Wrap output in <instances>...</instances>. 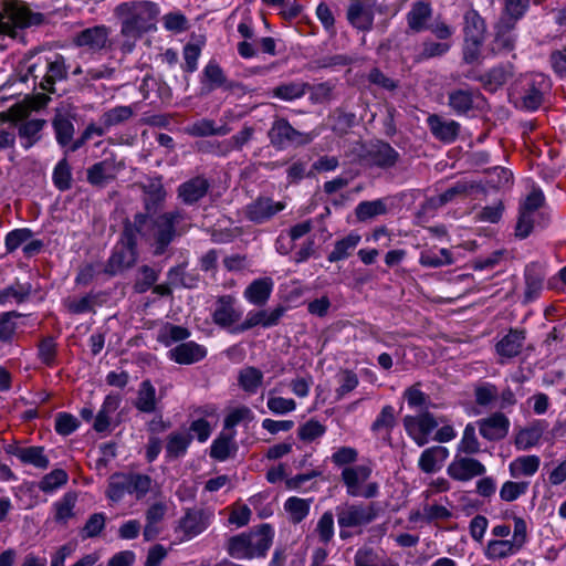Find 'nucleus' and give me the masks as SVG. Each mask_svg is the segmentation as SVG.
<instances>
[{"label":"nucleus","instance_id":"obj_1","mask_svg":"<svg viewBox=\"0 0 566 566\" xmlns=\"http://www.w3.org/2000/svg\"><path fill=\"white\" fill-rule=\"evenodd\" d=\"M158 6L147 0H130L117 4L113 15L119 24L122 36L142 38L156 30Z\"/></svg>","mask_w":566,"mask_h":566},{"label":"nucleus","instance_id":"obj_2","mask_svg":"<svg viewBox=\"0 0 566 566\" xmlns=\"http://www.w3.org/2000/svg\"><path fill=\"white\" fill-rule=\"evenodd\" d=\"M186 220L187 213L178 208L150 218L147 235L153 240L155 255H163L177 238L188 231Z\"/></svg>","mask_w":566,"mask_h":566},{"label":"nucleus","instance_id":"obj_3","mask_svg":"<svg viewBox=\"0 0 566 566\" xmlns=\"http://www.w3.org/2000/svg\"><path fill=\"white\" fill-rule=\"evenodd\" d=\"M45 17L33 12L22 0H7L0 11V34L15 39L20 29L43 24Z\"/></svg>","mask_w":566,"mask_h":566},{"label":"nucleus","instance_id":"obj_4","mask_svg":"<svg viewBox=\"0 0 566 566\" xmlns=\"http://www.w3.org/2000/svg\"><path fill=\"white\" fill-rule=\"evenodd\" d=\"M545 203V197L539 189H534L520 205L518 218L515 226V237L526 239L535 227L546 228L549 223L547 213L539 209Z\"/></svg>","mask_w":566,"mask_h":566},{"label":"nucleus","instance_id":"obj_5","mask_svg":"<svg viewBox=\"0 0 566 566\" xmlns=\"http://www.w3.org/2000/svg\"><path fill=\"white\" fill-rule=\"evenodd\" d=\"M511 90L512 94L521 99L524 108L535 111L543 104L545 94L549 92L551 81L543 73H527L515 80Z\"/></svg>","mask_w":566,"mask_h":566},{"label":"nucleus","instance_id":"obj_6","mask_svg":"<svg viewBox=\"0 0 566 566\" xmlns=\"http://www.w3.org/2000/svg\"><path fill=\"white\" fill-rule=\"evenodd\" d=\"M270 145L276 150L300 148L312 143L314 135L307 132L297 130L282 116H275L268 130Z\"/></svg>","mask_w":566,"mask_h":566},{"label":"nucleus","instance_id":"obj_7","mask_svg":"<svg viewBox=\"0 0 566 566\" xmlns=\"http://www.w3.org/2000/svg\"><path fill=\"white\" fill-rule=\"evenodd\" d=\"M378 515V509L375 503L365 504H343L336 507L337 523L340 528L339 537L346 539L350 534L347 528L363 527L371 523Z\"/></svg>","mask_w":566,"mask_h":566},{"label":"nucleus","instance_id":"obj_8","mask_svg":"<svg viewBox=\"0 0 566 566\" xmlns=\"http://www.w3.org/2000/svg\"><path fill=\"white\" fill-rule=\"evenodd\" d=\"M373 473L371 464H357L352 467H345L342 471L340 478L346 486L347 494L350 496H361L365 499H371L377 496L379 486L377 482H370L364 485L368 481Z\"/></svg>","mask_w":566,"mask_h":566},{"label":"nucleus","instance_id":"obj_9","mask_svg":"<svg viewBox=\"0 0 566 566\" xmlns=\"http://www.w3.org/2000/svg\"><path fill=\"white\" fill-rule=\"evenodd\" d=\"M28 75L34 81L41 77L40 87L48 92H54V84L67 76L65 59L61 54H54L52 57H46L43 64H31L28 66Z\"/></svg>","mask_w":566,"mask_h":566},{"label":"nucleus","instance_id":"obj_10","mask_svg":"<svg viewBox=\"0 0 566 566\" xmlns=\"http://www.w3.org/2000/svg\"><path fill=\"white\" fill-rule=\"evenodd\" d=\"M403 427L412 440L422 447L429 442V434L439 426L444 423L446 418H436L431 412L424 411L418 416H406Z\"/></svg>","mask_w":566,"mask_h":566},{"label":"nucleus","instance_id":"obj_11","mask_svg":"<svg viewBox=\"0 0 566 566\" xmlns=\"http://www.w3.org/2000/svg\"><path fill=\"white\" fill-rule=\"evenodd\" d=\"M285 207L284 201H275L271 197L260 196L245 206L244 216L255 224H263L271 221Z\"/></svg>","mask_w":566,"mask_h":566},{"label":"nucleus","instance_id":"obj_12","mask_svg":"<svg viewBox=\"0 0 566 566\" xmlns=\"http://www.w3.org/2000/svg\"><path fill=\"white\" fill-rule=\"evenodd\" d=\"M211 513L207 510L192 507L185 512L176 528L181 533V539L188 541L201 534L210 524Z\"/></svg>","mask_w":566,"mask_h":566},{"label":"nucleus","instance_id":"obj_13","mask_svg":"<svg viewBox=\"0 0 566 566\" xmlns=\"http://www.w3.org/2000/svg\"><path fill=\"white\" fill-rule=\"evenodd\" d=\"M123 168L124 164L117 161L114 156L107 157L87 168V182L93 187L104 188L116 179Z\"/></svg>","mask_w":566,"mask_h":566},{"label":"nucleus","instance_id":"obj_14","mask_svg":"<svg viewBox=\"0 0 566 566\" xmlns=\"http://www.w3.org/2000/svg\"><path fill=\"white\" fill-rule=\"evenodd\" d=\"M484 464L474 458L460 457L457 454L452 462L448 465V475L455 481H470L475 476L485 473Z\"/></svg>","mask_w":566,"mask_h":566},{"label":"nucleus","instance_id":"obj_15","mask_svg":"<svg viewBox=\"0 0 566 566\" xmlns=\"http://www.w3.org/2000/svg\"><path fill=\"white\" fill-rule=\"evenodd\" d=\"M137 256L138 253L136 247L118 242L106 262L104 272L114 276L124 270L134 266L137 261Z\"/></svg>","mask_w":566,"mask_h":566},{"label":"nucleus","instance_id":"obj_16","mask_svg":"<svg viewBox=\"0 0 566 566\" xmlns=\"http://www.w3.org/2000/svg\"><path fill=\"white\" fill-rule=\"evenodd\" d=\"M237 300L232 295H221L216 301V307L212 313V319L216 325L228 328L237 324L242 316V312L235 306Z\"/></svg>","mask_w":566,"mask_h":566},{"label":"nucleus","instance_id":"obj_17","mask_svg":"<svg viewBox=\"0 0 566 566\" xmlns=\"http://www.w3.org/2000/svg\"><path fill=\"white\" fill-rule=\"evenodd\" d=\"M109 38V28L106 25H95L78 32L73 38V43L78 48H86L90 51L97 52L107 46Z\"/></svg>","mask_w":566,"mask_h":566},{"label":"nucleus","instance_id":"obj_18","mask_svg":"<svg viewBox=\"0 0 566 566\" xmlns=\"http://www.w3.org/2000/svg\"><path fill=\"white\" fill-rule=\"evenodd\" d=\"M208 350L203 345L188 340L169 349L167 356L170 360L179 365H192L205 359Z\"/></svg>","mask_w":566,"mask_h":566},{"label":"nucleus","instance_id":"obj_19","mask_svg":"<svg viewBox=\"0 0 566 566\" xmlns=\"http://www.w3.org/2000/svg\"><path fill=\"white\" fill-rule=\"evenodd\" d=\"M399 158V153L388 143H378L373 145L364 157L368 166L380 169H390L395 167Z\"/></svg>","mask_w":566,"mask_h":566},{"label":"nucleus","instance_id":"obj_20","mask_svg":"<svg viewBox=\"0 0 566 566\" xmlns=\"http://www.w3.org/2000/svg\"><path fill=\"white\" fill-rule=\"evenodd\" d=\"M285 313V307L277 306L272 311H258V312H249L247 318L240 325H237L231 332L232 333H242L248 329H251L258 325L262 327H272L279 324L281 317Z\"/></svg>","mask_w":566,"mask_h":566},{"label":"nucleus","instance_id":"obj_21","mask_svg":"<svg viewBox=\"0 0 566 566\" xmlns=\"http://www.w3.org/2000/svg\"><path fill=\"white\" fill-rule=\"evenodd\" d=\"M347 20L357 30L369 31L374 24V10L369 0H352L347 9Z\"/></svg>","mask_w":566,"mask_h":566},{"label":"nucleus","instance_id":"obj_22","mask_svg":"<svg viewBox=\"0 0 566 566\" xmlns=\"http://www.w3.org/2000/svg\"><path fill=\"white\" fill-rule=\"evenodd\" d=\"M480 434L489 441H499L506 437L510 429L509 418L495 412L488 418L478 421Z\"/></svg>","mask_w":566,"mask_h":566},{"label":"nucleus","instance_id":"obj_23","mask_svg":"<svg viewBox=\"0 0 566 566\" xmlns=\"http://www.w3.org/2000/svg\"><path fill=\"white\" fill-rule=\"evenodd\" d=\"M209 189V180L203 176H196L179 185L177 195L185 205L192 206L201 200Z\"/></svg>","mask_w":566,"mask_h":566},{"label":"nucleus","instance_id":"obj_24","mask_svg":"<svg viewBox=\"0 0 566 566\" xmlns=\"http://www.w3.org/2000/svg\"><path fill=\"white\" fill-rule=\"evenodd\" d=\"M516 23L500 19L495 24V36L491 45L494 54H509L515 48L516 36L513 34Z\"/></svg>","mask_w":566,"mask_h":566},{"label":"nucleus","instance_id":"obj_25","mask_svg":"<svg viewBox=\"0 0 566 566\" xmlns=\"http://www.w3.org/2000/svg\"><path fill=\"white\" fill-rule=\"evenodd\" d=\"M431 17L432 7L430 2L423 0L415 1L406 14L408 30L411 33H420L427 30Z\"/></svg>","mask_w":566,"mask_h":566},{"label":"nucleus","instance_id":"obj_26","mask_svg":"<svg viewBox=\"0 0 566 566\" xmlns=\"http://www.w3.org/2000/svg\"><path fill=\"white\" fill-rule=\"evenodd\" d=\"M122 397L119 394H109L105 397L97 415L94 418L92 428L98 433H104L111 430L113 423V416L119 408Z\"/></svg>","mask_w":566,"mask_h":566},{"label":"nucleus","instance_id":"obj_27","mask_svg":"<svg viewBox=\"0 0 566 566\" xmlns=\"http://www.w3.org/2000/svg\"><path fill=\"white\" fill-rule=\"evenodd\" d=\"M45 125L46 120L42 118L27 117L15 122L14 128L18 130L23 148L29 149L41 139V132Z\"/></svg>","mask_w":566,"mask_h":566},{"label":"nucleus","instance_id":"obj_28","mask_svg":"<svg viewBox=\"0 0 566 566\" xmlns=\"http://www.w3.org/2000/svg\"><path fill=\"white\" fill-rule=\"evenodd\" d=\"M481 98L479 91L453 90L448 93V105L459 116L467 115L475 107V101Z\"/></svg>","mask_w":566,"mask_h":566},{"label":"nucleus","instance_id":"obj_29","mask_svg":"<svg viewBox=\"0 0 566 566\" xmlns=\"http://www.w3.org/2000/svg\"><path fill=\"white\" fill-rule=\"evenodd\" d=\"M427 123L432 135L443 143L454 142L460 132V124L458 122L443 120L436 114L430 115Z\"/></svg>","mask_w":566,"mask_h":566},{"label":"nucleus","instance_id":"obj_30","mask_svg":"<svg viewBox=\"0 0 566 566\" xmlns=\"http://www.w3.org/2000/svg\"><path fill=\"white\" fill-rule=\"evenodd\" d=\"M525 342L523 329H510L495 345L496 353L504 358H513L522 352Z\"/></svg>","mask_w":566,"mask_h":566},{"label":"nucleus","instance_id":"obj_31","mask_svg":"<svg viewBox=\"0 0 566 566\" xmlns=\"http://www.w3.org/2000/svg\"><path fill=\"white\" fill-rule=\"evenodd\" d=\"M449 457V450L446 447L434 446L426 449L418 461L419 469L424 473L439 471Z\"/></svg>","mask_w":566,"mask_h":566},{"label":"nucleus","instance_id":"obj_32","mask_svg":"<svg viewBox=\"0 0 566 566\" xmlns=\"http://www.w3.org/2000/svg\"><path fill=\"white\" fill-rule=\"evenodd\" d=\"M273 290V281L270 277H261L252 281L244 291V297L256 306H263L269 301Z\"/></svg>","mask_w":566,"mask_h":566},{"label":"nucleus","instance_id":"obj_33","mask_svg":"<svg viewBox=\"0 0 566 566\" xmlns=\"http://www.w3.org/2000/svg\"><path fill=\"white\" fill-rule=\"evenodd\" d=\"M522 548L511 539H490L484 547V556L488 560H500L517 554Z\"/></svg>","mask_w":566,"mask_h":566},{"label":"nucleus","instance_id":"obj_34","mask_svg":"<svg viewBox=\"0 0 566 566\" xmlns=\"http://www.w3.org/2000/svg\"><path fill=\"white\" fill-rule=\"evenodd\" d=\"M144 207L148 217L156 213L166 199V190L159 180H151L143 187Z\"/></svg>","mask_w":566,"mask_h":566},{"label":"nucleus","instance_id":"obj_35","mask_svg":"<svg viewBox=\"0 0 566 566\" xmlns=\"http://www.w3.org/2000/svg\"><path fill=\"white\" fill-rule=\"evenodd\" d=\"M192 436L186 430L172 431L166 439V453L169 459H178L187 453Z\"/></svg>","mask_w":566,"mask_h":566},{"label":"nucleus","instance_id":"obj_36","mask_svg":"<svg viewBox=\"0 0 566 566\" xmlns=\"http://www.w3.org/2000/svg\"><path fill=\"white\" fill-rule=\"evenodd\" d=\"M157 402L154 385L148 379L142 381L134 402L135 408L140 412L151 413L157 410Z\"/></svg>","mask_w":566,"mask_h":566},{"label":"nucleus","instance_id":"obj_37","mask_svg":"<svg viewBox=\"0 0 566 566\" xmlns=\"http://www.w3.org/2000/svg\"><path fill=\"white\" fill-rule=\"evenodd\" d=\"M149 217L144 213H136L134 220L126 221L119 242L137 248V234L147 235L145 228L148 226Z\"/></svg>","mask_w":566,"mask_h":566},{"label":"nucleus","instance_id":"obj_38","mask_svg":"<svg viewBox=\"0 0 566 566\" xmlns=\"http://www.w3.org/2000/svg\"><path fill=\"white\" fill-rule=\"evenodd\" d=\"M541 459L537 455H522L513 460L509 465L510 475L514 479L532 476L539 468Z\"/></svg>","mask_w":566,"mask_h":566},{"label":"nucleus","instance_id":"obj_39","mask_svg":"<svg viewBox=\"0 0 566 566\" xmlns=\"http://www.w3.org/2000/svg\"><path fill=\"white\" fill-rule=\"evenodd\" d=\"M544 426L541 421H536L531 426L521 429L515 437V447L518 450H528L535 447L544 432Z\"/></svg>","mask_w":566,"mask_h":566},{"label":"nucleus","instance_id":"obj_40","mask_svg":"<svg viewBox=\"0 0 566 566\" xmlns=\"http://www.w3.org/2000/svg\"><path fill=\"white\" fill-rule=\"evenodd\" d=\"M310 88V84L302 81L282 83L272 90V95L285 102L302 98Z\"/></svg>","mask_w":566,"mask_h":566},{"label":"nucleus","instance_id":"obj_41","mask_svg":"<svg viewBox=\"0 0 566 566\" xmlns=\"http://www.w3.org/2000/svg\"><path fill=\"white\" fill-rule=\"evenodd\" d=\"M472 188L473 186L469 185L467 181H458L439 196L431 197L430 199H428L427 205L430 208L438 209L458 197L468 196L470 189Z\"/></svg>","mask_w":566,"mask_h":566},{"label":"nucleus","instance_id":"obj_42","mask_svg":"<svg viewBox=\"0 0 566 566\" xmlns=\"http://www.w3.org/2000/svg\"><path fill=\"white\" fill-rule=\"evenodd\" d=\"M191 333L187 327L171 323L164 324L157 334V340L166 347L174 343H184L190 337Z\"/></svg>","mask_w":566,"mask_h":566},{"label":"nucleus","instance_id":"obj_43","mask_svg":"<svg viewBox=\"0 0 566 566\" xmlns=\"http://www.w3.org/2000/svg\"><path fill=\"white\" fill-rule=\"evenodd\" d=\"M360 242V235L356 233H349L345 238L338 240L334 244V249L327 255L329 262H338L345 260L352 255L354 250Z\"/></svg>","mask_w":566,"mask_h":566},{"label":"nucleus","instance_id":"obj_44","mask_svg":"<svg viewBox=\"0 0 566 566\" xmlns=\"http://www.w3.org/2000/svg\"><path fill=\"white\" fill-rule=\"evenodd\" d=\"M312 499H301L297 496L289 497L284 503V510L289 515V521L293 524H300L310 513Z\"/></svg>","mask_w":566,"mask_h":566},{"label":"nucleus","instance_id":"obj_45","mask_svg":"<svg viewBox=\"0 0 566 566\" xmlns=\"http://www.w3.org/2000/svg\"><path fill=\"white\" fill-rule=\"evenodd\" d=\"M464 21V36L468 38H478V39H485L486 33V24L484 19L480 15V13L473 9L470 8L465 11L463 15Z\"/></svg>","mask_w":566,"mask_h":566},{"label":"nucleus","instance_id":"obj_46","mask_svg":"<svg viewBox=\"0 0 566 566\" xmlns=\"http://www.w3.org/2000/svg\"><path fill=\"white\" fill-rule=\"evenodd\" d=\"M52 126L59 145L64 147L72 142L75 129L67 115L57 113L52 120Z\"/></svg>","mask_w":566,"mask_h":566},{"label":"nucleus","instance_id":"obj_47","mask_svg":"<svg viewBox=\"0 0 566 566\" xmlns=\"http://www.w3.org/2000/svg\"><path fill=\"white\" fill-rule=\"evenodd\" d=\"M228 82L221 66L214 60L209 61L202 71V83H208V92L220 87L224 90Z\"/></svg>","mask_w":566,"mask_h":566},{"label":"nucleus","instance_id":"obj_48","mask_svg":"<svg viewBox=\"0 0 566 566\" xmlns=\"http://www.w3.org/2000/svg\"><path fill=\"white\" fill-rule=\"evenodd\" d=\"M262 382L263 373L256 367L249 366L239 371L238 384L248 394H255Z\"/></svg>","mask_w":566,"mask_h":566},{"label":"nucleus","instance_id":"obj_49","mask_svg":"<svg viewBox=\"0 0 566 566\" xmlns=\"http://www.w3.org/2000/svg\"><path fill=\"white\" fill-rule=\"evenodd\" d=\"M451 49L450 42L434 41L430 38L424 39L420 44V50L416 60L427 61L434 57H441L447 54Z\"/></svg>","mask_w":566,"mask_h":566},{"label":"nucleus","instance_id":"obj_50","mask_svg":"<svg viewBox=\"0 0 566 566\" xmlns=\"http://www.w3.org/2000/svg\"><path fill=\"white\" fill-rule=\"evenodd\" d=\"M234 433H221L211 444L210 457L218 461L227 460L232 453L237 451L235 442L233 441Z\"/></svg>","mask_w":566,"mask_h":566},{"label":"nucleus","instance_id":"obj_51","mask_svg":"<svg viewBox=\"0 0 566 566\" xmlns=\"http://www.w3.org/2000/svg\"><path fill=\"white\" fill-rule=\"evenodd\" d=\"M125 493L130 494L128 473L112 474L108 479L106 496L113 502H118Z\"/></svg>","mask_w":566,"mask_h":566},{"label":"nucleus","instance_id":"obj_52","mask_svg":"<svg viewBox=\"0 0 566 566\" xmlns=\"http://www.w3.org/2000/svg\"><path fill=\"white\" fill-rule=\"evenodd\" d=\"M251 537V551L254 556H264L272 545L273 533L270 525L264 524L260 530L249 535Z\"/></svg>","mask_w":566,"mask_h":566},{"label":"nucleus","instance_id":"obj_53","mask_svg":"<svg viewBox=\"0 0 566 566\" xmlns=\"http://www.w3.org/2000/svg\"><path fill=\"white\" fill-rule=\"evenodd\" d=\"M134 113V108L129 105L116 106L103 113L99 117V123L111 128L127 122L133 117Z\"/></svg>","mask_w":566,"mask_h":566},{"label":"nucleus","instance_id":"obj_54","mask_svg":"<svg viewBox=\"0 0 566 566\" xmlns=\"http://www.w3.org/2000/svg\"><path fill=\"white\" fill-rule=\"evenodd\" d=\"M387 212L386 202L382 199L373 201H361L355 209V214L358 221H367L377 216L385 214Z\"/></svg>","mask_w":566,"mask_h":566},{"label":"nucleus","instance_id":"obj_55","mask_svg":"<svg viewBox=\"0 0 566 566\" xmlns=\"http://www.w3.org/2000/svg\"><path fill=\"white\" fill-rule=\"evenodd\" d=\"M228 553L230 556L238 559L252 558L251 537L247 534L231 537L228 542Z\"/></svg>","mask_w":566,"mask_h":566},{"label":"nucleus","instance_id":"obj_56","mask_svg":"<svg viewBox=\"0 0 566 566\" xmlns=\"http://www.w3.org/2000/svg\"><path fill=\"white\" fill-rule=\"evenodd\" d=\"M72 168L64 157L53 169L52 181L60 191H66L72 187Z\"/></svg>","mask_w":566,"mask_h":566},{"label":"nucleus","instance_id":"obj_57","mask_svg":"<svg viewBox=\"0 0 566 566\" xmlns=\"http://www.w3.org/2000/svg\"><path fill=\"white\" fill-rule=\"evenodd\" d=\"M419 262L423 266L428 268H440L453 263V258L448 249H440L439 253L432 250L422 251L420 254Z\"/></svg>","mask_w":566,"mask_h":566},{"label":"nucleus","instance_id":"obj_58","mask_svg":"<svg viewBox=\"0 0 566 566\" xmlns=\"http://www.w3.org/2000/svg\"><path fill=\"white\" fill-rule=\"evenodd\" d=\"M20 461L42 470L48 469L50 465L44 448L39 446L25 447Z\"/></svg>","mask_w":566,"mask_h":566},{"label":"nucleus","instance_id":"obj_59","mask_svg":"<svg viewBox=\"0 0 566 566\" xmlns=\"http://www.w3.org/2000/svg\"><path fill=\"white\" fill-rule=\"evenodd\" d=\"M39 107L41 105H34L33 103H15L8 111L0 113V123L11 122L12 125H15L17 120L25 119L33 109Z\"/></svg>","mask_w":566,"mask_h":566},{"label":"nucleus","instance_id":"obj_60","mask_svg":"<svg viewBox=\"0 0 566 566\" xmlns=\"http://www.w3.org/2000/svg\"><path fill=\"white\" fill-rule=\"evenodd\" d=\"M458 453L476 454L481 451V444L475 433V427L468 423L464 428L462 439L458 444Z\"/></svg>","mask_w":566,"mask_h":566},{"label":"nucleus","instance_id":"obj_61","mask_svg":"<svg viewBox=\"0 0 566 566\" xmlns=\"http://www.w3.org/2000/svg\"><path fill=\"white\" fill-rule=\"evenodd\" d=\"M530 7V0H504V10L500 19L517 23Z\"/></svg>","mask_w":566,"mask_h":566},{"label":"nucleus","instance_id":"obj_62","mask_svg":"<svg viewBox=\"0 0 566 566\" xmlns=\"http://www.w3.org/2000/svg\"><path fill=\"white\" fill-rule=\"evenodd\" d=\"M57 344L51 336L44 337L38 345V358L48 367L56 365Z\"/></svg>","mask_w":566,"mask_h":566},{"label":"nucleus","instance_id":"obj_63","mask_svg":"<svg viewBox=\"0 0 566 566\" xmlns=\"http://www.w3.org/2000/svg\"><path fill=\"white\" fill-rule=\"evenodd\" d=\"M396 424L395 409L387 405L382 407L380 413L371 424V431L376 433H389Z\"/></svg>","mask_w":566,"mask_h":566},{"label":"nucleus","instance_id":"obj_64","mask_svg":"<svg viewBox=\"0 0 566 566\" xmlns=\"http://www.w3.org/2000/svg\"><path fill=\"white\" fill-rule=\"evenodd\" d=\"M514 74V66L511 63L495 66L486 74V84L497 88L504 85Z\"/></svg>","mask_w":566,"mask_h":566}]
</instances>
